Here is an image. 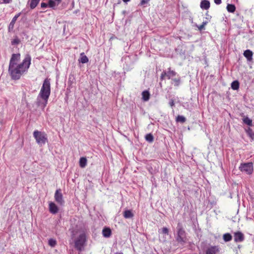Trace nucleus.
<instances>
[{
	"instance_id": "1",
	"label": "nucleus",
	"mask_w": 254,
	"mask_h": 254,
	"mask_svg": "<svg viewBox=\"0 0 254 254\" xmlns=\"http://www.w3.org/2000/svg\"><path fill=\"white\" fill-rule=\"evenodd\" d=\"M20 60L19 53L12 54L8 66V72L12 79H20L21 75L27 71L31 64V58L29 55H26L22 62L18 64Z\"/></svg>"
},
{
	"instance_id": "2",
	"label": "nucleus",
	"mask_w": 254,
	"mask_h": 254,
	"mask_svg": "<svg viewBox=\"0 0 254 254\" xmlns=\"http://www.w3.org/2000/svg\"><path fill=\"white\" fill-rule=\"evenodd\" d=\"M51 94L50 79L46 78L36 99V105L44 109Z\"/></svg>"
},
{
	"instance_id": "3",
	"label": "nucleus",
	"mask_w": 254,
	"mask_h": 254,
	"mask_svg": "<svg viewBox=\"0 0 254 254\" xmlns=\"http://www.w3.org/2000/svg\"><path fill=\"white\" fill-rule=\"evenodd\" d=\"M86 235L85 233H81L74 241V247L79 252L84 250L86 246Z\"/></svg>"
},
{
	"instance_id": "4",
	"label": "nucleus",
	"mask_w": 254,
	"mask_h": 254,
	"mask_svg": "<svg viewBox=\"0 0 254 254\" xmlns=\"http://www.w3.org/2000/svg\"><path fill=\"white\" fill-rule=\"evenodd\" d=\"M177 236L176 240L180 243H185L187 241L186 232L181 222H179L177 226Z\"/></svg>"
},
{
	"instance_id": "5",
	"label": "nucleus",
	"mask_w": 254,
	"mask_h": 254,
	"mask_svg": "<svg viewBox=\"0 0 254 254\" xmlns=\"http://www.w3.org/2000/svg\"><path fill=\"white\" fill-rule=\"evenodd\" d=\"M33 136L35 138L36 142L41 146L48 142L47 134L44 132L36 130L33 132Z\"/></svg>"
},
{
	"instance_id": "6",
	"label": "nucleus",
	"mask_w": 254,
	"mask_h": 254,
	"mask_svg": "<svg viewBox=\"0 0 254 254\" xmlns=\"http://www.w3.org/2000/svg\"><path fill=\"white\" fill-rule=\"evenodd\" d=\"M239 169L242 172H245L247 174H251L253 171V163H248L242 164L239 167Z\"/></svg>"
},
{
	"instance_id": "7",
	"label": "nucleus",
	"mask_w": 254,
	"mask_h": 254,
	"mask_svg": "<svg viewBox=\"0 0 254 254\" xmlns=\"http://www.w3.org/2000/svg\"><path fill=\"white\" fill-rule=\"evenodd\" d=\"M54 198L55 201L60 205L63 206L64 204V200L63 198V195L62 193V190L60 189L56 190L55 195Z\"/></svg>"
},
{
	"instance_id": "8",
	"label": "nucleus",
	"mask_w": 254,
	"mask_h": 254,
	"mask_svg": "<svg viewBox=\"0 0 254 254\" xmlns=\"http://www.w3.org/2000/svg\"><path fill=\"white\" fill-rule=\"evenodd\" d=\"M234 238L235 242H242L244 240V235L240 231H238L234 233Z\"/></svg>"
},
{
	"instance_id": "9",
	"label": "nucleus",
	"mask_w": 254,
	"mask_h": 254,
	"mask_svg": "<svg viewBox=\"0 0 254 254\" xmlns=\"http://www.w3.org/2000/svg\"><path fill=\"white\" fill-rule=\"evenodd\" d=\"M21 15V12H19L17 14H16L12 19L11 22L9 24L8 27V31L10 32L12 31L13 29L14 24L17 20V18L20 16Z\"/></svg>"
},
{
	"instance_id": "10",
	"label": "nucleus",
	"mask_w": 254,
	"mask_h": 254,
	"mask_svg": "<svg viewBox=\"0 0 254 254\" xmlns=\"http://www.w3.org/2000/svg\"><path fill=\"white\" fill-rule=\"evenodd\" d=\"M49 211L52 214H56L58 213L59 211L58 207L57 205L53 202H49Z\"/></svg>"
},
{
	"instance_id": "11",
	"label": "nucleus",
	"mask_w": 254,
	"mask_h": 254,
	"mask_svg": "<svg viewBox=\"0 0 254 254\" xmlns=\"http://www.w3.org/2000/svg\"><path fill=\"white\" fill-rule=\"evenodd\" d=\"M210 3L208 0H202L200 3V7L202 9L207 10L210 8Z\"/></svg>"
},
{
	"instance_id": "12",
	"label": "nucleus",
	"mask_w": 254,
	"mask_h": 254,
	"mask_svg": "<svg viewBox=\"0 0 254 254\" xmlns=\"http://www.w3.org/2000/svg\"><path fill=\"white\" fill-rule=\"evenodd\" d=\"M219 251L217 246H211L207 248L205 251V254H216Z\"/></svg>"
},
{
	"instance_id": "13",
	"label": "nucleus",
	"mask_w": 254,
	"mask_h": 254,
	"mask_svg": "<svg viewBox=\"0 0 254 254\" xmlns=\"http://www.w3.org/2000/svg\"><path fill=\"white\" fill-rule=\"evenodd\" d=\"M62 1V0H49V7L54 8L56 6L58 5Z\"/></svg>"
},
{
	"instance_id": "14",
	"label": "nucleus",
	"mask_w": 254,
	"mask_h": 254,
	"mask_svg": "<svg viewBox=\"0 0 254 254\" xmlns=\"http://www.w3.org/2000/svg\"><path fill=\"white\" fill-rule=\"evenodd\" d=\"M89 61L88 58L85 55L84 53H81L80 54V58L78 59V62L82 64H85L88 63Z\"/></svg>"
},
{
	"instance_id": "15",
	"label": "nucleus",
	"mask_w": 254,
	"mask_h": 254,
	"mask_svg": "<svg viewBox=\"0 0 254 254\" xmlns=\"http://www.w3.org/2000/svg\"><path fill=\"white\" fill-rule=\"evenodd\" d=\"M244 56L248 61H251L253 59V52L250 50H247L244 52Z\"/></svg>"
},
{
	"instance_id": "16",
	"label": "nucleus",
	"mask_w": 254,
	"mask_h": 254,
	"mask_svg": "<svg viewBox=\"0 0 254 254\" xmlns=\"http://www.w3.org/2000/svg\"><path fill=\"white\" fill-rule=\"evenodd\" d=\"M142 99L144 101H147L149 100L150 94L148 90H144L143 91L142 93Z\"/></svg>"
},
{
	"instance_id": "17",
	"label": "nucleus",
	"mask_w": 254,
	"mask_h": 254,
	"mask_svg": "<svg viewBox=\"0 0 254 254\" xmlns=\"http://www.w3.org/2000/svg\"><path fill=\"white\" fill-rule=\"evenodd\" d=\"M111 230L109 228L105 227L102 230V234L105 238H109L111 235Z\"/></svg>"
},
{
	"instance_id": "18",
	"label": "nucleus",
	"mask_w": 254,
	"mask_h": 254,
	"mask_svg": "<svg viewBox=\"0 0 254 254\" xmlns=\"http://www.w3.org/2000/svg\"><path fill=\"white\" fill-rule=\"evenodd\" d=\"M166 77L168 79H170L171 77H174L176 75L177 73L174 71L172 70L171 68L169 67L168 68V71H166Z\"/></svg>"
},
{
	"instance_id": "19",
	"label": "nucleus",
	"mask_w": 254,
	"mask_h": 254,
	"mask_svg": "<svg viewBox=\"0 0 254 254\" xmlns=\"http://www.w3.org/2000/svg\"><path fill=\"white\" fill-rule=\"evenodd\" d=\"M75 78L74 75L71 74H69L67 81L68 86L69 87H72L73 84L75 83Z\"/></svg>"
},
{
	"instance_id": "20",
	"label": "nucleus",
	"mask_w": 254,
	"mask_h": 254,
	"mask_svg": "<svg viewBox=\"0 0 254 254\" xmlns=\"http://www.w3.org/2000/svg\"><path fill=\"white\" fill-rule=\"evenodd\" d=\"M124 217L126 219L132 218L134 216L130 210H126L123 213Z\"/></svg>"
},
{
	"instance_id": "21",
	"label": "nucleus",
	"mask_w": 254,
	"mask_h": 254,
	"mask_svg": "<svg viewBox=\"0 0 254 254\" xmlns=\"http://www.w3.org/2000/svg\"><path fill=\"white\" fill-rule=\"evenodd\" d=\"M87 165V159L85 157H81L79 160V166L81 168H84Z\"/></svg>"
},
{
	"instance_id": "22",
	"label": "nucleus",
	"mask_w": 254,
	"mask_h": 254,
	"mask_svg": "<svg viewBox=\"0 0 254 254\" xmlns=\"http://www.w3.org/2000/svg\"><path fill=\"white\" fill-rule=\"evenodd\" d=\"M227 10L228 12L233 13L236 10V7L234 4H228L226 7Z\"/></svg>"
},
{
	"instance_id": "23",
	"label": "nucleus",
	"mask_w": 254,
	"mask_h": 254,
	"mask_svg": "<svg viewBox=\"0 0 254 254\" xmlns=\"http://www.w3.org/2000/svg\"><path fill=\"white\" fill-rule=\"evenodd\" d=\"M240 84L238 80H235L231 83V88L234 90H237L239 88Z\"/></svg>"
},
{
	"instance_id": "24",
	"label": "nucleus",
	"mask_w": 254,
	"mask_h": 254,
	"mask_svg": "<svg viewBox=\"0 0 254 254\" xmlns=\"http://www.w3.org/2000/svg\"><path fill=\"white\" fill-rule=\"evenodd\" d=\"M40 0H31L30 2V7L31 9L35 8L39 2Z\"/></svg>"
},
{
	"instance_id": "25",
	"label": "nucleus",
	"mask_w": 254,
	"mask_h": 254,
	"mask_svg": "<svg viewBox=\"0 0 254 254\" xmlns=\"http://www.w3.org/2000/svg\"><path fill=\"white\" fill-rule=\"evenodd\" d=\"M223 238L225 242H227L230 241L232 240V237L230 234L225 233L223 235Z\"/></svg>"
},
{
	"instance_id": "26",
	"label": "nucleus",
	"mask_w": 254,
	"mask_h": 254,
	"mask_svg": "<svg viewBox=\"0 0 254 254\" xmlns=\"http://www.w3.org/2000/svg\"><path fill=\"white\" fill-rule=\"evenodd\" d=\"M176 121L177 122L183 124L186 121V119L183 116L178 115L176 118Z\"/></svg>"
},
{
	"instance_id": "27",
	"label": "nucleus",
	"mask_w": 254,
	"mask_h": 254,
	"mask_svg": "<svg viewBox=\"0 0 254 254\" xmlns=\"http://www.w3.org/2000/svg\"><path fill=\"white\" fill-rule=\"evenodd\" d=\"M246 132L248 134V135L252 139V140H254V132H253V130L249 127L247 130H246Z\"/></svg>"
},
{
	"instance_id": "28",
	"label": "nucleus",
	"mask_w": 254,
	"mask_h": 254,
	"mask_svg": "<svg viewBox=\"0 0 254 254\" xmlns=\"http://www.w3.org/2000/svg\"><path fill=\"white\" fill-rule=\"evenodd\" d=\"M145 140L148 142L151 143L154 140V137L151 133H148L145 136Z\"/></svg>"
},
{
	"instance_id": "29",
	"label": "nucleus",
	"mask_w": 254,
	"mask_h": 254,
	"mask_svg": "<svg viewBox=\"0 0 254 254\" xmlns=\"http://www.w3.org/2000/svg\"><path fill=\"white\" fill-rule=\"evenodd\" d=\"M243 122L245 124H247L249 126H252V120L246 117L243 119Z\"/></svg>"
},
{
	"instance_id": "30",
	"label": "nucleus",
	"mask_w": 254,
	"mask_h": 254,
	"mask_svg": "<svg viewBox=\"0 0 254 254\" xmlns=\"http://www.w3.org/2000/svg\"><path fill=\"white\" fill-rule=\"evenodd\" d=\"M207 23L208 21H203L200 25L198 26L196 25V26L198 28V30L201 31L204 29V27L207 24Z\"/></svg>"
},
{
	"instance_id": "31",
	"label": "nucleus",
	"mask_w": 254,
	"mask_h": 254,
	"mask_svg": "<svg viewBox=\"0 0 254 254\" xmlns=\"http://www.w3.org/2000/svg\"><path fill=\"white\" fill-rule=\"evenodd\" d=\"M20 42V39L17 36H16L15 38L11 41V43L12 45H15L19 44Z\"/></svg>"
},
{
	"instance_id": "32",
	"label": "nucleus",
	"mask_w": 254,
	"mask_h": 254,
	"mask_svg": "<svg viewBox=\"0 0 254 254\" xmlns=\"http://www.w3.org/2000/svg\"><path fill=\"white\" fill-rule=\"evenodd\" d=\"M48 244L52 247H54L57 244V242L55 239H50L48 241Z\"/></svg>"
},
{
	"instance_id": "33",
	"label": "nucleus",
	"mask_w": 254,
	"mask_h": 254,
	"mask_svg": "<svg viewBox=\"0 0 254 254\" xmlns=\"http://www.w3.org/2000/svg\"><path fill=\"white\" fill-rule=\"evenodd\" d=\"M162 233L164 234H169V229L167 227H163L162 229Z\"/></svg>"
},
{
	"instance_id": "34",
	"label": "nucleus",
	"mask_w": 254,
	"mask_h": 254,
	"mask_svg": "<svg viewBox=\"0 0 254 254\" xmlns=\"http://www.w3.org/2000/svg\"><path fill=\"white\" fill-rule=\"evenodd\" d=\"M172 80L175 82V86H179V85L180 84V78H174V79H172Z\"/></svg>"
},
{
	"instance_id": "35",
	"label": "nucleus",
	"mask_w": 254,
	"mask_h": 254,
	"mask_svg": "<svg viewBox=\"0 0 254 254\" xmlns=\"http://www.w3.org/2000/svg\"><path fill=\"white\" fill-rule=\"evenodd\" d=\"M165 77H166V70L163 71L160 76V79L163 80L165 79Z\"/></svg>"
},
{
	"instance_id": "36",
	"label": "nucleus",
	"mask_w": 254,
	"mask_h": 254,
	"mask_svg": "<svg viewBox=\"0 0 254 254\" xmlns=\"http://www.w3.org/2000/svg\"><path fill=\"white\" fill-rule=\"evenodd\" d=\"M165 77H166V70L163 71L160 76V79L163 80L165 79Z\"/></svg>"
},
{
	"instance_id": "37",
	"label": "nucleus",
	"mask_w": 254,
	"mask_h": 254,
	"mask_svg": "<svg viewBox=\"0 0 254 254\" xmlns=\"http://www.w3.org/2000/svg\"><path fill=\"white\" fill-rule=\"evenodd\" d=\"M49 6L48 3L45 2H42L41 3V7L43 8H46Z\"/></svg>"
},
{
	"instance_id": "38",
	"label": "nucleus",
	"mask_w": 254,
	"mask_h": 254,
	"mask_svg": "<svg viewBox=\"0 0 254 254\" xmlns=\"http://www.w3.org/2000/svg\"><path fill=\"white\" fill-rule=\"evenodd\" d=\"M170 106L173 108L174 106H175V103H174V101L173 99H171L169 101V103Z\"/></svg>"
},
{
	"instance_id": "39",
	"label": "nucleus",
	"mask_w": 254,
	"mask_h": 254,
	"mask_svg": "<svg viewBox=\"0 0 254 254\" xmlns=\"http://www.w3.org/2000/svg\"><path fill=\"white\" fill-rule=\"evenodd\" d=\"M149 1V0H141V2L140 3V4L141 5H144L145 4L148 3Z\"/></svg>"
},
{
	"instance_id": "40",
	"label": "nucleus",
	"mask_w": 254,
	"mask_h": 254,
	"mask_svg": "<svg viewBox=\"0 0 254 254\" xmlns=\"http://www.w3.org/2000/svg\"><path fill=\"white\" fill-rule=\"evenodd\" d=\"M3 0L2 3H5V4L9 3L12 1V0Z\"/></svg>"
},
{
	"instance_id": "41",
	"label": "nucleus",
	"mask_w": 254,
	"mask_h": 254,
	"mask_svg": "<svg viewBox=\"0 0 254 254\" xmlns=\"http://www.w3.org/2000/svg\"><path fill=\"white\" fill-rule=\"evenodd\" d=\"M214 1L216 4H220L222 2L221 0H214Z\"/></svg>"
},
{
	"instance_id": "42",
	"label": "nucleus",
	"mask_w": 254,
	"mask_h": 254,
	"mask_svg": "<svg viewBox=\"0 0 254 254\" xmlns=\"http://www.w3.org/2000/svg\"><path fill=\"white\" fill-rule=\"evenodd\" d=\"M114 254H123L121 252H117V253H115Z\"/></svg>"
},
{
	"instance_id": "43",
	"label": "nucleus",
	"mask_w": 254,
	"mask_h": 254,
	"mask_svg": "<svg viewBox=\"0 0 254 254\" xmlns=\"http://www.w3.org/2000/svg\"><path fill=\"white\" fill-rule=\"evenodd\" d=\"M123 1H124L125 2H127L129 1H130V0H123Z\"/></svg>"
},
{
	"instance_id": "44",
	"label": "nucleus",
	"mask_w": 254,
	"mask_h": 254,
	"mask_svg": "<svg viewBox=\"0 0 254 254\" xmlns=\"http://www.w3.org/2000/svg\"><path fill=\"white\" fill-rule=\"evenodd\" d=\"M211 18V16H210V18H206L207 19L209 20V21H210V19Z\"/></svg>"
},
{
	"instance_id": "45",
	"label": "nucleus",
	"mask_w": 254,
	"mask_h": 254,
	"mask_svg": "<svg viewBox=\"0 0 254 254\" xmlns=\"http://www.w3.org/2000/svg\"><path fill=\"white\" fill-rule=\"evenodd\" d=\"M206 15H208V12H207L206 13Z\"/></svg>"
},
{
	"instance_id": "46",
	"label": "nucleus",
	"mask_w": 254,
	"mask_h": 254,
	"mask_svg": "<svg viewBox=\"0 0 254 254\" xmlns=\"http://www.w3.org/2000/svg\"><path fill=\"white\" fill-rule=\"evenodd\" d=\"M1 3H2V2H1L0 1V4H1Z\"/></svg>"
}]
</instances>
